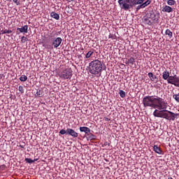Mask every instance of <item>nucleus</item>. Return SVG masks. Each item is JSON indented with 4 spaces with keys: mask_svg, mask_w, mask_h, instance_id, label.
Segmentation results:
<instances>
[{
    "mask_svg": "<svg viewBox=\"0 0 179 179\" xmlns=\"http://www.w3.org/2000/svg\"><path fill=\"white\" fill-rule=\"evenodd\" d=\"M144 23H145V24H148V26H152V24H153V21L150 18L148 15L145 17Z\"/></svg>",
    "mask_w": 179,
    "mask_h": 179,
    "instance_id": "9",
    "label": "nucleus"
},
{
    "mask_svg": "<svg viewBox=\"0 0 179 179\" xmlns=\"http://www.w3.org/2000/svg\"><path fill=\"white\" fill-rule=\"evenodd\" d=\"M13 1L14 2V3H16V5H20V1H19L18 0H13Z\"/></svg>",
    "mask_w": 179,
    "mask_h": 179,
    "instance_id": "32",
    "label": "nucleus"
},
{
    "mask_svg": "<svg viewBox=\"0 0 179 179\" xmlns=\"http://www.w3.org/2000/svg\"><path fill=\"white\" fill-rule=\"evenodd\" d=\"M6 1H9V0H6Z\"/></svg>",
    "mask_w": 179,
    "mask_h": 179,
    "instance_id": "38",
    "label": "nucleus"
},
{
    "mask_svg": "<svg viewBox=\"0 0 179 179\" xmlns=\"http://www.w3.org/2000/svg\"><path fill=\"white\" fill-rule=\"evenodd\" d=\"M50 17H52L53 19H55L56 20H59V14L55 12H52L50 13Z\"/></svg>",
    "mask_w": 179,
    "mask_h": 179,
    "instance_id": "16",
    "label": "nucleus"
},
{
    "mask_svg": "<svg viewBox=\"0 0 179 179\" xmlns=\"http://www.w3.org/2000/svg\"><path fill=\"white\" fill-rule=\"evenodd\" d=\"M27 41V37H26V36H22V37L21 38V43H26Z\"/></svg>",
    "mask_w": 179,
    "mask_h": 179,
    "instance_id": "30",
    "label": "nucleus"
},
{
    "mask_svg": "<svg viewBox=\"0 0 179 179\" xmlns=\"http://www.w3.org/2000/svg\"><path fill=\"white\" fill-rule=\"evenodd\" d=\"M162 78L164 80H167V83L169 85L179 87V77L177 75L170 76V72L165 71L162 73Z\"/></svg>",
    "mask_w": 179,
    "mask_h": 179,
    "instance_id": "4",
    "label": "nucleus"
},
{
    "mask_svg": "<svg viewBox=\"0 0 179 179\" xmlns=\"http://www.w3.org/2000/svg\"><path fill=\"white\" fill-rule=\"evenodd\" d=\"M18 90H19V92H20V93L22 94H23V93H24V89L23 88V86H22V85H20L18 87Z\"/></svg>",
    "mask_w": 179,
    "mask_h": 179,
    "instance_id": "28",
    "label": "nucleus"
},
{
    "mask_svg": "<svg viewBox=\"0 0 179 179\" xmlns=\"http://www.w3.org/2000/svg\"><path fill=\"white\" fill-rule=\"evenodd\" d=\"M80 132H85L87 135L90 134V129L87 127H80Z\"/></svg>",
    "mask_w": 179,
    "mask_h": 179,
    "instance_id": "12",
    "label": "nucleus"
},
{
    "mask_svg": "<svg viewBox=\"0 0 179 179\" xmlns=\"http://www.w3.org/2000/svg\"><path fill=\"white\" fill-rule=\"evenodd\" d=\"M162 12H166V13H170L173 12V8L170 7V6H165L163 9Z\"/></svg>",
    "mask_w": 179,
    "mask_h": 179,
    "instance_id": "13",
    "label": "nucleus"
},
{
    "mask_svg": "<svg viewBox=\"0 0 179 179\" xmlns=\"http://www.w3.org/2000/svg\"><path fill=\"white\" fill-rule=\"evenodd\" d=\"M12 32L10 29H4L1 31V34H10Z\"/></svg>",
    "mask_w": 179,
    "mask_h": 179,
    "instance_id": "22",
    "label": "nucleus"
},
{
    "mask_svg": "<svg viewBox=\"0 0 179 179\" xmlns=\"http://www.w3.org/2000/svg\"><path fill=\"white\" fill-rule=\"evenodd\" d=\"M26 163H29V164H31V163H34V161L30 158H25Z\"/></svg>",
    "mask_w": 179,
    "mask_h": 179,
    "instance_id": "29",
    "label": "nucleus"
},
{
    "mask_svg": "<svg viewBox=\"0 0 179 179\" xmlns=\"http://www.w3.org/2000/svg\"><path fill=\"white\" fill-rule=\"evenodd\" d=\"M103 71V64L101 61L95 59L92 61L89 64V72L92 75L101 76V72Z\"/></svg>",
    "mask_w": 179,
    "mask_h": 179,
    "instance_id": "2",
    "label": "nucleus"
},
{
    "mask_svg": "<svg viewBox=\"0 0 179 179\" xmlns=\"http://www.w3.org/2000/svg\"><path fill=\"white\" fill-rule=\"evenodd\" d=\"M143 6L141 4L140 6H138L136 8V10H139V9H143Z\"/></svg>",
    "mask_w": 179,
    "mask_h": 179,
    "instance_id": "31",
    "label": "nucleus"
},
{
    "mask_svg": "<svg viewBox=\"0 0 179 179\" xmlns=\"http://www.w3.org/2000/svg\"><path fill=\"white\" fill-rule=\"evenodd\" d=\"M93 54H94V51L93 50H90L85 55V58L86 59H89L90 58V57H92V55H93Z\"/></svg>",
    "mask_w": 179,
    "mask_h": 179,
    "instance_id": "20",
    "label": "nucleus"
},
{
    "mask_svg": "<svg viewBox=\"0 0 179 179\" xmlns=\"http://www.w3.org/2000/svg\"><path fill=\"white\" fill-rule=\"evenodd\" d=\"M165 34L166 36H169V38H171V37H173V32L170 29H166L165 31Z\"/></svg>",
    "mask_w": 179,
    "mask_h": 179,
    "instance_id": "19",
    "label": "nucleus"
},
{
    "mask_svg": "<svg viewBox=\"0 0 179 179\" xmlns=\"http://www.w3.org/2000/svg\"><path fill=\"white\" fill-rule=\"evenodd\" d=\"M147 15H148L152 22H157L159 20V13H155L153 10L150 11Z\"/></svg>",
    "mask_w": 179,
    "mask_h": 179,
    "instance_id": "7",
    "label": "nucleus"
},
{
    "mask_svg": "<svg viewBox=\"0 0 179 179\" xmlns=\"http://www.w3.org/2000/svg\"><path fill=\"white\" fill-rule=\"evenodd\" d=\"M61 44H62V38L61 37H57L51 39V43L45 42L43 44V47H45L46 50H54V48H58Z\"/></svg>",
    "mask_w": 179,
    "mask_h": 179,
    "instance_id": "5",
    "label": "nucleus"
},
{
    "mask_svg": "<svg viewBox=\"0 0 179 179\" xmlns=\"http://www.w3.org/2000/svg\"><path fill=\"white\" fill-rule=\"evenodd\" d=\"M148 77L150 78L152 82H155V80L157 79V77L155 75H153V73H148Z\"/></svg>",
    "mask_w": 179,
    "mask_h": 179,
    "instance_id": "18",
    "label": "nucleus"
},
{
    "mask_svg": "<svg viewBox=\"0 0 179 179\" xmlns=\"http://www.w3.org/2000/svg\"><path fill=\"white\" fill-rule=\"evenodd\" d=\"M59 134H60V135H68V129H66V130L65 129L60 130Z\"/></svg>",
    "mask_w": 179,
    "mask_h": 179,
    "instance_id": "25",
    "label": "nucleus"
},
{
    "mask_svg": "<svg viewBox=\"0 0 179 179\" xmlns=\"http://www.w3.org/2000/svg\"><path fill=\"white\" fill-rule=\"evenodd\" d=\"M37 160H38V159H32V162H34H34H37Z\"/></svg>",
    "mask_w": 179,
    "mask_h": 179,
    "instance_id": "34",
    "label": "nucleus"
},
{
    "mask_svg": "<svg viewBox=\"0 0 179 179\" xmlns=\"http://www.w3.org/2000/svg\"><path fill=\"white\" fill-rule=\"evenodd\" d=\"M67 135H69L73 138H78V136H79V134H78V132L75 131V130L71 128L67 129Z\"/></svg>",
    "mask_w": 179,
    "mask_h": 179,
    "instance_id": "8",
    "label": "nucleus"
},
{
    "mask_svg": "<svg viewBox=\"0 0 179 179\" xmlns=\"http://www.w3.org/2000/svg\"><path fill=\"white\" fill-rule=\"evenodd\" d=\"M87 141H96V136L92 133L87 134Z\"/></svg>",
    "mask_w": 179,
    "mask_h": 179,
    "instance_id": "15",
    "label": "nucleus"
},
{
    "mask_svg": "<svg viewBox=\"0 0 179 179\" xmlns=\"http://www.w3.org/2000/svg\"><path fill=\"white\" fill-rule=\"evenodd\" d=\"M167 4L169 5V6H173L176 5V1L174 0H168Z\"/></svg>",
    "mask_w": 179,
    "mask_h": 179,
    "instance_id": "24",
    "label": "nucleus"
},
{
    "mask_svg": "<svg viewBox=\"0 0 179 179\" xmlns=\"http://www.w3.org/2000/svg\"><path fill=\"white\" fill-rule=\"evenodd\" d=\"M173 99L177 101V103H179V94H176L173 95Z\"/></svg>",
    "mask_w": 179,
    "mask_h": 179,
    "instance_id": "26",
    "label": "nucleus"
},
{
    "mask_svg": "<svg viewBox=\"0 0 179 179\" xmlns=\"http://www.w3.org/2000/svg\"><path fill=\"white\" fill-rule=\"evenodd\" d=\"M119 94H120V97H122V99H124V97H125L126 94L123 90H120Z\"/></svg>",
    "mask_w": 179,
    "mask_h": 179,
    "instance_id": "27",
    "label": "nucleus"
},
{
    "mask_svg": "<svg viewBox=\"0 0 179 179\" xmlns=\"http://www.w3.org/2000/svg\"><path fill=\"white\" fill-rule=\"evenodd\" d=\"M20 148H24L23 145H20Z\"/></svg>",
    "mask_w": 179,
    "mask_h": 179,
    "instance_id": "37",
    "label": "nucleus"
},
{
    "mask_svg": "<svg viewBox=\"0 0 179 179\" xmlns=\"http://www.w3.org/2000/svg\"><path fill=\"white\" fill-rule=\"evenodd\" d=\"M125 64H127V65H134V64H135V58L130 57L126 61Z\"/></svg>",
    "mask_w": 179,
    "mask_h": 179,
    "instance_id": "17",
    "label": "nucleus"
},
{
    "mask_svg": "<svg viewBox=\"0 0 179 179\" xmlns=\"http://www.w3.org/2000/svg\"><path fill=\"white\" fill-rule=\"evenodd\" d=\"M75 0H69V2H73Z\"/></svg>",
    "mask_w": 179,
    "mask_h": 179,
    "instance_id": "35",
    "label": "nucleus"
},
{
    "mask_svg": "<svg viewBox=\"0 0 179 179\" xmlns=\"http://www.w3.org/2000/svg\"><path fill=\"white\" fill-rule=\"evenodd\" d=\"M152 3V1L150 0H147L145 2L143 3L141 5H143V8H146V6H148V5H150Z\"/></svg>",
    "mask_w": 179,
    "mask_h": 179,
    "instance_id": "21",
    "label": "nucleus"
},
{
    "mask_svg": "<svg viewBox=\"0 0 179 179\" xmlns=\"http://www.w3.org/2000/svg\"><path fill=\"white\" fill-rule=\"evenodd\" d=\"M106 121H110V119L107 118V119H106Z\"/></svg>",
    "mask_w": 179,
    "mask_h": 179,
    "instance_id": "36",
    "label": "nucleus"
},
{
    "mask_svg": "<svg viewBox=\"0 0 179 179\" xmlns=\"http://www.w3.org/2000/svg\"><path fill=\"white\" fill-rule=\"evenodd\" d=\"M17 30H18L20 33H27L29 30V26L24 25L21 28H17Z\"/></svg>",
    "mask_w": 179,
    "mask_h": 179,
    "instance_id": "11",
    "label": "nucleus"
},
{
    "mask_svg": "<svg viewBox=\"0 0 179 179\" xmlns=\"http://www.w3.org/2000/svg\"><path fill=\"white\" fill-rule=\"evenodd\" d=\"M153 150L155 152V153H157L158 155H163V150L159 147L157 145H155L153 146Z\"/></svg>",
    "mask_w": 179,
    "mask_h": 179,
    "instance_id": "10",
    "label": "nucleus"
},
{
    "mask_svg": "<svg viewBox=\"0 0 179 179\" xmlns=\"http://www.w3.org/2000/svg\"><path fill=\"white\" fill-rule=\"evenodd\" d=\"M43 96H44V92L41 90H37L35 97H43Z\"/></svg>",
    "mask_w": 179,
    "mask_h": 179,
    "instance_id": "14",
    "label": "nucleus"
},
{
    "mask_svg": "<svg viewBox=\"0 0 179 179\" xmlns=\"http://www.w3.org/2000/svg\"><path fill=\"white\" fill-rule=\"evenodd\" d=\"M57 76H59L61 79H64V80H71L72 78V69H66L64 70H57L56 72Z\"/></svg>",
    "mask_w": 179,
    "mask_h": 179,
    "instance_id": "6",
    "label": "nucleus"
},
{
    "mask_svg": "<svg viewBox=\"0 0 179 179\" xmlns=\"http://www.w3.org/2000/svg\"><path fill=\"white\" fill-rule=\"evenodd\" d=\"M143 104L144 107H152V108H157L154 113V117L158 118H164L168 121H175L176 118L179 116L178 113H174L172 111L166 110L169 103L164 101V99L157 96H146L143 99Z\"/></svg>",
    "mask_w": 179,
    "mask_h": 179,
    "instance_id": "1",
    "label": "nucleus"
},
{
    "mask_svg": "<svg viewBox=\"0 0 179 179\" xmlns=\"http://www.w3.org/2000/svg\"><path fill=\"white\" fill-rule=\"evenodd\" d=\"M20 80L21 82H26V80H27V77L26 75H22L20 78Z\"/></svg>",
    "mask_w": 179,
    "mask_h": 179,
    "instance_id": "23",
    "label": "nucleus"
},
{
    "mask_svg": "<svg viewBox=\"0 0 179 179\" xmlns=\"http://www.w3.org/2000/svg\"><path fill=\"white\" fill-rule=\"evenodd\" d=\"M118 3L124 10H129V9L136 6V5H142L145 0H118Z\"/></svg>",
    "mask_w": 179,
    "mask_h": 179,
    "instance_id": "3",
    "label": "nucleus"
},
{
    "mask_svg": "<svg viewBox=\"0 0 179 179\" xmlns=\"http://www.w3.org/2000/svg\"><path fill=\"white\" fill-rule=\"evenodd\" d=\"M0 166H1V169L2 170V171H3V170H5V169H6V165H5V164H3V165H0Z\"/></svg>",
    "mask_w": 179,
    "mask_h": 179,
    "instance_id": "33",
    "label": "nucleus"
}]
</instances>
